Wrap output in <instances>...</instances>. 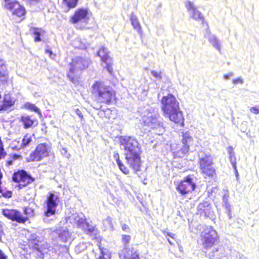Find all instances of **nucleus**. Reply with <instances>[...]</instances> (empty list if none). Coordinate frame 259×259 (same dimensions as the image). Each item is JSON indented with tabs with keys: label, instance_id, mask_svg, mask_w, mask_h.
Here are the masks:
<instances>
[{
	"label": "nucleus",
	"instance_id": "1",
	"mask_svg": "<svg viewBox=\"0 0 259 259\" xmlns=\"http://www.w3.org/2000/svg\"><path fill=\"white\" fill-rule=\"evenodd\" d=\"M123 146L125 159L126 163L134 173L137 174L141 170L143 162L141 159L142 151L137 140L131 137H125L120 140Z\"/></svg>",
	"mask_w": 259,
	"mask_h": 259
},
{
	"label": "nucleus",
	"instance_id": "2",
	"mask_svg": "<svg viewBox=\"0 0 259 259\" xmlns=\"http://www.w3.org/2000/svg\"><path fill=\"white\" fill-rule=\"evenodd\" d=\"M161 103V110L164 116L174 123L184 126V116L176 98L172 94H168L162 97Z\"/></svg>",
	"mask_w": 259,
	"mask_h": 259
},
{
	"label": "nucleus",
	"instance_id": "3",
	"mask_svg": "<svg viewBox=\"0 0 259 259\" xmlns=\"http://www.w3.org/2000/svg\"><path fill=\"white\" fill-rule=\"evenodd\" d=\"M91 93L95 100L100 103L110 105L117 103L116 91L102 80H96L91 87Z\"/></svg>",
	"mask_w": 259,
	"mask_h": 259
},
{
	"label": "nucleus",
	"instance_id": "4",
	"mask_svg": "<svg viewBox=\"0 0 259 259\" xmlns=\"http://www.w3.org/2000/svg\"><path fill=\"white\" fill-rule=\"evenodd\" d=\"M89 66L87 60L80 56L72 58L68 64L67 77L73 83H78L81 73Z\"/></svg>",
	"mask_w": 259,
	"mask_h": 259
},
{
	"label": "nucleus",
	"instance_id": "5",
	"mask_svg": "<svg viewBox=\"0 0 259 259\" xmlns=\"http://www.w3.org/2000/svg\"><path fill=\"white\" fill-rule=\"evenodd\" d=\"M198 155V165L200 174L205 179H213L217 176V168L214 166V157L209 154L201 152Z\"/></svg>",
	"mask_w": 259,
	"mask_h": 259
},
{
	"label": "nucleus",
	"instance_id": "6",
	"mask_svg": "<svg viewBox=\"0 0 259 259\" xmlns=\"http://www.w3.org/2000/svg\"><path fill=\"white\" fill-rule=\"evenodd\" d=\"M23 212L17 209L5 208L2 209V214L7 219L20 224L30 223V219L34 215V209L29 206L22 208Z\"/></svg>",
	"mask_w": 259,
	"mask_h": 259
},
{
	"label": "nucleus",
	"instance_id": "7",
	"mask_svg": "<svg viewBox=\"0 0 259 259\" xmlns=\"http://www.w3.org/2000/svg\"><path fill=\"white\" fill-rule=\"evenodd\" d=\"M201 244L205 249H208L220 242V237L213 227H206L200 233Z\"/></svg>",
	"mask_w": 259,
	"mask_h": 259
},
{
	"label": "nucleus",
	"instance_id": "8",
	"mask_svg": "<svg viewBox=\"0 0 259 259\" xmlns=\"http://www.w3.org/2000/svg\"><path fill=\"white\" fill-rule=\"evenodd\" d=\"M3 7L10 11L15 18L19 22L24 20L26 17V10L20 2L16 0H4Z\"/></svg>",
	"mask_w": 259,
	"mask_h": 259
},
{
	"label": "nucleus",
	"instance_id": "9",
	"mask_svg": "<svg viewBox=\"0 0 259 259\" xmlns=\"http://www.w3.org/2000/svg\"><path fill=\"white\" fill-rule=\"evenodd\" d=\"M35 178L24 169H18L14 171L12 175V180L16 183V188L18 190L27 187L35 181Z\"/></svg>",
	"mask_w": 259,
	"mask_h": 259
},
{
	"label": "nucleus",
	"instance_id": "10",
	"mask_svg": "<svg viewBox=\"0 0 259 259\" xmlns=\"http://www.w3.org/2000/svg\"><path fill=\"white\" fill-rule=\"evenodd\" d=\"M49 151L48 145L46 143H40L30 153L26 160L28 162L39 161L44 158L49 156Z\"/></svg>",
	"mask_w": 259,
	"mask_h": 259
},
{
	"label": "nucleus",
	"instance_id": "11",
	"mask_svg": "<svg viewBox=\"0 0 259 259\" xmlns=\"http://www.w3.org/2000/svg\"><path fill=\"white\" fill-rule=\"evenodd\" d=\"M196 188V184L193 181L190 175L186 176L176 186V190L181 196L186 197L191 194Z\"/></svg>",
	"mask_w": 259,
	"mask_h": 259
},
{
	"label": "nucleus",
	"instance_id": "12",
	"mask_svg": "<svg viewBox=\"0 0 259 259\" xmlns=\"http://www.w3.org/2000/svg\"><path fill=\"white\" fill-rule=\"evenodd\" d=\"M97 55L100 57L102 63L105 64L104 67L110 73L113 72V59L109 55V50L105 47H101L97 52Z\"/></svg>",
	"mask_w": 259,
	"mask_h": 259
},
{
	"label": "nucleus",
	"instance_id": "13",
	"mask_svg": "<svg viewBox=\"0 0 259 259\" xmlns=\"http://www.w3.org/2000/svg\"><path fill=\"white\" fill-rule=\"evenodd\" d=\"M59 200V197L55 195L54 193L52 192L49 193L45 201L47 205V209L45 211L46 216L50 217L55 214Z\"/></svg>",
	"mask_w": 259,
	"mask_h": 259
},
{
	"label": "nucleus",
	"instance_id": "14",
	"mask_svg": "<svg viewBox=\"0 0 259 259\" xmlns=\"http://www.w3.org/2000/svg\"><path fill=\"white\" fill-rule=\"evenodd\" d=\"M89 11L86 8H78L70 17L69 21L72 24H76L82 21L87 20L88 17Z\"/></svg>",
	"mask_w": 259,
	"mask_h": 259
},
{
	"label": "nucleus",
	"instance_id": "15",
	"mask_svg": "<svg viewBox=\"0 0 259 259\" xmlns=\"http://www.w3.org/2000/svg\"><path fill=\"white\" fill-rule=\"evenodd\" d=\"M9 70L6 61L0 57V83L8 84L11 80L9 75Z\"/></svg>",
	"mask_w": 259,
	"mask_h": 259
},
{
	"label": "nucleus",
	"instance_id": "16",
	"mask_svg": "<svg viewBox=\"0 0 259 259\" xmlns=\"http://www.w3.org/2000/svg\"><path fill=\"white\" fill-rule=\"evenodd\" d=\"M19 122L22 125L24 129L33 128L38 124L37 119L31 116L23 114L18 118Z\"/></svg>",
	"mask_w": 259,
	"mask_h": 259
},
{
	"label": "nucleus",
	"instance_id": "17",
	"mask_svg": "<svg viewBox=\"0 0 259 259\" xmlns=\"http://www.w3.org/2000/svg\"><path fill=\"white\" fill-rule=\"evenodd\" d=\"M213 211L211 207L208 202L204 201L200 203L197 208V214L204 218H209L212 216Z\"/></svg>",
	"mask_w": 259,
	"mask_h": 259
},
{
	"label": "nucleus",
	"instance_id": "18",
	"mask_svg": "<svg viewBox=\"0 0 259 259\" xmlns=\"http://www.w3.org/2000/svg\"><path fill=\"white\" fill-rule=\"evenodd\" d=\"M182 142L183 146L177 153L176 156L183 157L189 150V142L191 141L192 138L188 133H183Z\"/></svg>",
	"mask_w": 259,
	"mask_h": 259
},
{
	"label": "nucleus",
	"instance_id": "19",
	"mask_svg": "<svg viewBox=\"0 0 259 259\" xmlns=\"http://www.w3.org/2000/svg\"><path fill=\"white\" fill-rule=\"evenodd\" d=\"M120 259H140L138 251L134 248L124 247L119 253Z\"/></svg>",
	"mask_w": 259,
	"mask_h": 259
},
{
	"label": "nucleus",
	"instance_id": "20",
	"mask_svg": "<svg viewBox=\"0 0 259 259\" xmlns=\"http://www.w3.org/2000/svg\"><path fill=\"white\" fill-rule=\"evenodd\" d=\"M142 124L144 126H151L152 128H156L162 124L158 122V116L152 115L150 116H143L142 118Z\"/></svg>",
	"mask_w": 259,
	"mask_h": 259
},
{
	"label": "nucleus",
	"instance_id": "21",
	"mask_svg": "<svg viewBox=\"0 0 259 259\" xmlns=\"http://www.w3.org/2000/svg\"><path fill=\"white\" fill-rule=\"evenodd\" d=\"M15 103V100L10 93L5 94L0 102V113L12 107Z\"/></svg>",
	"mask_w": 259,
	"mask_h": 259
},
{
	"label": "nucleus",
	"instance_id": "22",
	"mask_svg": "<svg viewBox=\"0 0 259 259\" xmlns=\"http://www.w3.org/2000/svg\"><path fill=\"white\" fill-rule=\"evenodd\" d=\"M113 157L116 161L119 169L124 174H130V169L126 166L120 159V155L117 151H115L113 153Z\"/></svg>",
	"mask_w": 259,
	"mask_h": 259
},
{
	"label": "nucleus",
	"instance_id": "23",
	"mask_svg": "<svg viewBox=\"0 0 259 259\" xmlns=\"http://www.w3.org/2000/svg\"><path fill=\"white\" fill-rule=\"evenodd\" d=\"M30 32L31 34L34 36V42H39L41 40L40 36L42 34L45 33V30L41 28L31 26L30 28Z\"/></svg>",
	"mask_w": 259,
	"mask_h": 259
},
{
	"label": "nucleus",
	"instance_id": "24",
	"mask_svg": "<svg viewBox=\"0 0 259 259\" xmlns=\"http://www.w3.org/2000/svg\"><path fill=\"white\" fill-rule=\"evenodd\" d=\"M130 20L134 28L137 30V31L140 34L141 36H142L143 31L142 30V27L136 15L134 14H132L131 16Z\"/></svg>",
	"mask_w": 259,
	"mask_h": 259
},
{
	"label": "nucleus",
	"instance_id": "25",
	"mask_svg": "<svg viewBox=\"0 0 259 259\" xmlns=\"http://www.w3.org/2000/svg\"><path fill=\"white\" fill-rule=\"evenodd\" d=\"M32 141V136L28 133L23 137L20 144V149H24L28 147Z\"/></svg>",
	"mask_w": 259,
	"mask_h": 259
},
{
	"label": "nucleus",
	"instance_id": "26",
	"mask_svg": "<svg viewBox=\"0 0 259 259\" xmlns=\"http://www.w3.org/2000/svg\"><path fill=\"white\" fill-rule=\"evenodd\" d=\"M102 106L100 107V109L98 112V114L101 118H105L106 119H110L111 117L112 111V110L107 108L105 110L102 109Z\"/></svg>",
	"mask_w": 259,
	"mask_h": 259
},
{
	"label": "nucleus",
	"instance_id": "27",
	"mask_svg": "<svg viewBox=\"0 0 259 259\" xmlns=\"http://www.w3.org/2000/svg\"><path fill=\"white\" fill-rule=\"evenodd\" d=\"M23 108L26 110L35 112L37 114L41 115L40 109L34 104L26 102L23 105Z\"/></svg>",
	"mask_w": 259,
	"mask_h": 259
},
{
	"label": "nucleus",
	"instance_id": "28",
	"mask_svg": "<svg viewBox=\"0 0 259 259\" xmlns=\"http://www.w3.org/2000/svg\"><path fill=\"white\" fill-rule=\"evenodd\" d=\"M10 159L6 161V165L9 167L13 164L14 161L22 158V156L19 154L14 153L10 155Z\"/></svg>",
	"mask_w": 259,
	"mask_h": 259
},
{
	"label": "nucleus",
	"instance_id": "29",
	"mask_svg": "<svg viewBox=\"0 0 259 259\" xmlns=\"http://www.w3.org/2000/svg\"><path fill=\"white\" fill-rule=\"evenodd\" d=\"M0 197H3L5 198H10L13 196V191L9 190L6 187H2L0 185Z\"/></svg>",
	"mask_w": 259,
	"mask_h": 259
},
{
	"label": "nucleus",
	"instance_id": "30",
	"mask_svg": "<svg viewBox=\"0 0 259 259\" xmlns=\"http://www.w3.org/2000/svg\"><path fill=\"white\" fill-rule=\"evenodd\" d=\"M78 0H62L63 4L66 7L68 10L75 8Z\"/></svg>",
	"mask_w": 259,
	"mask_h": 259
},
{
	"label": "nucleus",
	"instance_id": "31",
	"mask_svg": "<svg viewBox=\"0 0 259 259\" xmlns=\"http://www.w3.org/2000/svg\"><path fill=\"white\" fill-rule=\"evenodd\" d=\"M99 247L100 250V255L99 257V259H111V254L107 250H105L100 245H99Z\"/></svg>",
	"mask_w": 259,
	"mask_h": 259
},
{
	"label": "nucleus",
	"instance_id": "32",
	"mask_svg": "<svg viewBox=\"0 0 259 259\" xmlns=\"http://www.w3.org/2000/svg\"><path fill=\"white\" fill-rule=\"evenodd\" d=\"M39 241L35 240H29L28 242V246L32 250H36L40 251L39 245L38 244Z\"/></svg>",
	"mask_w": 259,
	"mask_h": 259
},
{
	"label": "nucleus",
	"instance_id": "33",
	"mask_svg": "<svg viewBox=\"0 0 259 259\" xmlns=\"http://www.w3.org/2000/svg\"><path fill=\"white\" fill-rule=\"evenodd\" d=\"M7 153L4 148V143L0 137V160L4 159L7 156Z\"/></svg>",
	"mask_w": 259,
	"mask_h": 259
},
{
	"label": "nucleus",
	"instance_id": "34",
	"mask_svg": "<svg viewBox=\"0 0 259 259\" xmlns=\"http://www.w3.org/2000/svg\"><path fill=\"white\" fill-rule=\"evenodd\" d=\"M192 17L195 20H204V17L196 9L192 11Z\"/></svg>",
	"mask_w": 259,
	"mask_h": 259
},
{
	"label": "nucleus",
	"instance_id": "35",
	"mask_svg": "<svg viewBox=\"0 0 259 259\" xmlns=\"http://www.w3.org/2000/svg\"><path fill=\"white\" fill-rule=\"evenodd\" d=\"M210 41L214 47L220 51L221 45L219 41L216 37H213L210 39Z\"/></svg>",
	"mask_w": 259,
	"mask_h": 259
},
{
	"label": "nucleus",
	"instance_id": "36",
	"mask_svg": "<svg viewBox=\"0 0 259 259\" xmlns=\"http://www.w3.org/2000/svg\"><path fill=\"white\" fill-rule=\"evenodd\" d=\"M131 237L128 235H122L121 236V241L124 245H127L131 240Z\"/></svg>",
	"mask_w": 259,
	"mask_h": 259
},
{
	"label": "nucleus",
	"instance_id": "37",
	"mask_svg": "<svg viewBox=\"0 0 259 259\" xmlns=\"http://www.w3.org/2000/svg\"><path fill=\"white\" fill-rule=\"evenodd\" d=\"M186 7L188 11H193L196 8L194 6L193 3L190 1H188L186 3Z\"/></svg>",
	"mask_w": 259,
	"mask_h": 259
},
{
	"label": "nucleus",
	"instance_id": "38",
	"mask_svg": "<svg viewBox=\"0 0 259 259\" xmlns=\"http://www.w3.org/2000/svg\"><path fill=\"white\" fill-rule=\"evenodd\" d=\"M152 75L155 78L160 79L162 78L161 72H158L155 70H152L151 72Z\"/></svg>",
	"mask_w": 259,
	"mask_h": 259
},
{
	"label": "nucleus",
	"instance_id": "39",
	"mask_svg": "<svg viewBox=\"0 0 259 259\" xmlns=\"http://www.w3.org/2000/svg\"><path fill=\"white\" fill-rule=\"evenodd\" d=\"M45 53L48 54L50 57L53 59H54L56 57V54H54L50 49H46L45 50Z\"/></svg>",
	"mask_w": 259,
	"mask_h": 259
},
{
	"label": "nucleus",
	"instance_id": "40",
	"mask_svg": "<svg viewBox=\"0 0 259 259\" xmlns=\"http://www.w3.org/2000/svg\"><path fill=\"white\" fill-rule=\"evenodd\" d=\"M95 231L94 227H91L89 228H87L84 230V232L88 235H92Z\"/></svg>",
	"mask_w": 259,
	"mask_h": 259
},
{
	"label": "nucleus",
	"instance_id": "41",
	"mask_svg": "<svg viewBox=\"0 0 259 259\" xmlns=\"http://www.w3.org/2000/svg\"><path fill=\"white\" fill-rule=\"evenodd\" d=\"M250 111L253 114H259V108L257 107H252L250 108Z\"/></svg>",
	"mask_w": 259,
	"mask_h": 259
},
{
	"label": "nucleus",
	"instance_id": "42",
	"mask_svg": "<svg viewBox=\"0 0 259 259\" xmlns=\"http://www.w3.org/2000/svg\"><path fill=\"white\" fill-rule=\"evenodd\" d=\"M243 82V79L240 77L233 80V82L234 84H242Z\"/></svg>",
	"mask_w": 259,
	"mask_h": 259
},
{
	"label": "nucleus",
	"instance_id": "43",
	"mask_svg": "<svg viewBox=\"0 0 259 259\" xmlns=\"http://www.w3.org/2000/svg\"><path fill=\"white\" fill-rule=\"evenodd\" d=\"M163 234L166 236H169L172 239L175 240L176 238H175V235L174 234H172V233H169V232H166V231H163Z\"/></svg>",
	"mask_w": 259,
	"mask_h": 259
},
{
	"label": "nucleus",
	"instance_id": "44",
	"mask_svg": "<svg viewBox=\"0 0 259 259\" xmlns=\"http://www.w3.org/2000/svg\"><path fill=\"white\" fill-rule=\"evenodd\" d=\"M75 113L76 114L79 116V117L80 118V119H83V114L82 113V112H81V111L79 109H75Z\"/></svg>",
	"mask_w": 259,
	"mask_h": 259
},
{
	"label": "nucleus",
	"instance_id": "45",
	"mask_svg": "<svg viewBox=\"0 0 259 259\" xmlns=\"http://www.w3.org/2000/svg\"><path fill=\"white\" fill-rule=\"evenodd\" d=\"M0 259H8V256L0 249Z\"/></svg>",
	"mask_w": 259,
	"mask_h": 259
},
{
	"label": "nucleus",
	"instance_id": "46",
	"mask_svg": "<svg viewBox=\"0 0 259 259\" xmlns=\"http://www.w3.org/2000/svg\"><path fill=\"white\" fill-rule=\"evenodd\" d=\"M4 234L3 227L1 222L0 221V240L2 237V236Z\"/></svg>",
	"mask_w": 259,
	"mask_h": 259
},
{
	"label": "nucleus",
	"instance_id": "47",
	"mask_svg": "<svg viewBox=\"0 0 259 259\" xmlns=\"http://www.w3.org/2000/svg\"><path fill=\"white\" fill-rule=\"evenodd\" d=\"M232 75V73L230 72L228 74H226L223 75L224 78L225 79H228L229 78V77Z\"/></svg>",
	"mask_w": 259,
	"mask_h": 259
},
{
	"label": "nucleus",
	"instance_id": "48",
	"mask_svg": "<svg viewBox=\"0 0 259 259\" xmlns=\"http://www.w3.org/2000/svg\"><path fill=\"white\" fill-rule=\"evenodd\" d=\"M128 228H128V226L126 224H124L122 226V229L124 231H126V230L128 229Z\"/></svg>",
	"mask_w": 259,
	"mask_h": 259
},
{
	"label": "nucleus",
	"instance_id": "49",
	"mask_svg": "<svg viewBox=\"0 0 259 259\" xmlns=\"http://www.w3.org/2000/svg\"><path fill=\"white\" fill-rule=\"evenodd\" d=\"M3 178V174L1 169H0V185H1L2 184V180Z\"/></svg>",
	"mask_w": 259,
	"mask_h": 259
},
{
	"label": "nucleus",
	"instance_id": "50",
	"mask_svg": "<svg viewBox=\"0 0 259 259\" xmlns=\"http://www.w3.org/2000/svg\"><path fill=\"white\" fill-rule=\"evenodd\" d=\"M232 164L233 165V168L234 170H236V168H237V166H236V162L235 161H234V162H232Z\"/></svg>",
	"mask_w": 259,
	"mask_h": 259
},
{
	"label": "nucleus",
	"instance_id": "51",
	"mask_svg": "<svg viewBox=\"0 0 259 259\" xmlns=\"http://www.w3.org/2000/svg\"><path fill=\"white\" fill-rule=\"evenodd\" d=\"M234 171H235V173L236 176L238 177V172L237 168H236V170H234Z\"/></svg>",
	"mask_w": 259,
	"mask_h": 259
},
{
	"label": "nucleus",
	"instance_id": "52",
	"mask_svg": "<svg viewBox=\"0 0 259 259\" xmlns=\"http://www.w3.org/2000/svg\"><path fill=\"white\" fill-rule=\"evenodd\" d=\"M167 239V241H168V242L171 244V245H174V242H171L168 238Z\"/></svg>",
	"mask_w": 259,
	"mask_h": 259
},
{
	"label": "nucleus",
	"instance_id": "53",
	"mask_svg": "<svg viewBox=\"0 0 259 259\" xmlns=\"http://www.w3.org/2000/svg\"><path fill=\"white\" fill-rule=\"evenodd\" d=\"M25 259H27V258H25Z\"/></svg>",
	"mask_w": 259,
	"mask_h": 259
}]
</instances>
